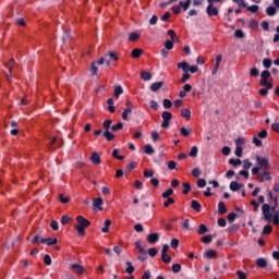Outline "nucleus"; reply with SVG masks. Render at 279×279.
I'll use <instances>...</instances> for the list:
<instances>
[{"label":"nucleus","mask_w":279,"mask_h":279,"mask_svg":"<svg viewBox=\"0 0 279 279\" xmlns=\"http://www.w3.org/2000/svg\"><path fill=\"white\" fill-rule=\"evenodd\" d=\"M132 112V108H124L123 112H122V119L124 121H128L129 114H131Z\"/></svg>","instance_id":"obj_34"},{"label":"nucleus","mask_w":279,"mask_h":279,"mask_svg":"<svg viewBox=\"0 0 279 279\" xmlns=\"http://www.w3.org/2000/svg\"><path fill=\"white\" fill-rule=\"evenodd\" d=\"M71 269H73V271H74L75 274H78V275H82V274H84V271H85L84 266H83V265H80L78 263H72V264H71Z\"/></svg>","instance_id":"obj_8"},{"label":"nucleus","mask_w":279,"mask_h":279,"mask_svg":"<svg viewBox=\"0 0 279 279\" xmlns=\"http://www.w3.org/2000/svg\"><path fill=\"white\" fill-rule=\"evenodd\" d=\"M138 258L140 260H147V252L146 250L143 247V245H141V252L138 254Z\"/></svg>","instance_id":"obj_25"},{"label":"nucleus","mask_w":279,"mask_h":279,"mask_svg":"<svg viewBox=\"0 0 279 279\" xmlns=\"http://www.w3.org/2000/svg\"><path fill=\"white\" fill-rule=\"evenodd\" d=\"M205 256H206L207 258H214L215 256H217V252H216V250H207V251L205 252Z\"/></svg>","instance_id":"obj_38"},{"label":"nucleus","mask_w":279,"mask_h":279,"mask_svg":"<svg viewBox=\"0 0 279 279\" xmlns=\"http://www.w3.org/2000/svg\"><path fill=\"white\" fill-rule=\"evenodd\" d=\"M181 269H182V265H180V263H173V265H172V271H173L174 274H179V272L181 271Z\"/></svg>","instance_id":"obj_40"},{"label":"nucleus","mask_w":279,"mask_h":279,"mask_svg":"<svg viewBox=\"0 0 279 279\" xmlns=\"http://www.w3.org/2000/svg\"><path fill=\"white\" fill-rule=\"evenodd\" d=\"M266 14H267V16H276V14H277L276 7H272V4H270V7H267Z\"/></svg>","instance_id":"obj_19"},{"label":"nucleus","mask_w":279,"mask_h":279,"mask_svg":"<svg viewBox=\"0 0 279 279\" xmlns=\"http://www.w3.org/2000/svg\"><path fill=\"white\" fill-rule=\"evenodd\" d=\"M141 77L142 80H144V82H149L153 77L151 73L147 72V71H143V73H141Z\"/></svg>","instance_id":"obj_27"},{"label":"nucleus","mask_w":279,"mask_h":279,"mask_svg":"<svg viewBox=\"0 0 279 279\" xmlns=\"http://www.w3.org/2000/svg\"><path fill=\"white\" fill-rule=\"evenodd\" d=\"M271 130L279 134V122L271 123Z\"/></svg>","instance_id":"obj_63"},{"label":"nucleus","mask_w":279,"mask_h":279,"mask_svg":"<svg viewBox=\"0 0 279 279\" xmlns=\"http://www.w3.org/2000/svg\"><path fill=\"white\" fill-rule=\"evenodd\" d=\"M207 230H208L207 226H205V223H201L198 228V234H206Z\"/></svg>","instance_id":"obj_48"},{"label":"nucleus","mask_w":279,"mask_h":279,"mask_svg":"<svg viewBox=\"0 0 279 279\" xmlns=\"http://www.w3.org/2000/svg\"><path fill=\"white\" fill-rule=\"evenodd\" d=\"M272 232V226L266 225L263 228V234H270Z\"/></svg>","instance_id":"obj_47"},{"label":"nucleus","mask_w":279,"mask_h":279,"mask_svg":"<svg viewBox=\"0 0 279 279\" xmlns=\"http://www.w3.org/2000/svg\"><path fill=\"white\" fill-rule=\"evenodd\" d=\"M271 73L270 71H262V80H259V85L260 86H265V83L267 80H269Z\"/></svg>","instance_id":"obj_11"},{"label":"nucleus","mask_w":279,"mask_h":279,"mask_svg":"<svg viewBox=\"0 0 279 279\" xmlns=\"http://www.w3.org/2000/svg\"><path fill=\"white\" fill-rule=\"evenodd\" d=\"M134 269H135V267H134V265H132V262L128 260L126 262V269H125L126 274H134Z\"/></svg>","instance_id":"obj_32"},{"label":"nucleus","mask_w":279,"mask_h":279,"mask_svg":"<svg viewBox=\"0 0 279 279\" xmlns=\"http://www.w3.org/2000/svg\"><path fill=\"white\" fill-rule=\"evenodd\" d=\"M206 184H207V182H206V180H205L204 178H201V179L197 181V186H198L199 189H205Z\"/></svg>","instance_id":"obj_55"},{"label":"nucleus","mask_w":279,"mask_h":279,"mask_svg":"<svg viewBox=\"0 0 279 279\" xmlns=\"http://www.w3.org/2000/svg\"><path fill=\"white\" fill-rule=\"evenodd\" d=\"M162 86H163V82H155L154 84H151L150 90L153 93H157L158 90H160V88H162Z\"/></svg>","instance_id":"obj_15"},{"label":"nucleus","mask_w":279,"mask_h":279,"mask_svg":"<svg viewBox=\"0 0 279 279\" xmlns=\"http://www.w3.org/2000/svg\"><path fill=\"white\" fill-rule=\"evenodd\" d=\"M171 195H173V189H168L167 191H165L163 193H162V197H165V198H169Z\"/></svg>","instance_id":"obj_56"},{"label":"nucleus","mask_w":279,"mask_h":279,"mask_svg":"<svg viewBox=\"0 0 279 279\" xmlns=\"http://www.w3.org/2000/svg\"><path fill=\"white\" fill-rule=\"evenodd\" d=\"M162 117V123H161V128L163 129H168L170 125V121L172 119V113L168 112L167 110H165L161 114Z\"/></svg>","instance_id":"obj_4"},{"label":"nucleus","mask_w":279,"mask_h":279,"mask_svg":"<svg viewBox=\"0 0 279 279\" xmlns=\"http://www.w3.org/2000/svg\"><path fill=\"white\" fill-rule=\"evenodd\" d=\"M197 153H198V147L193 146L190 150V156L191 158H196L197 157Z\"/></svg>","instance_id":"obj_45"},{"label":"nucleus","mask_w":279,"mask_h":279,"mask_svg":"<svg viewBox=\"0 0 279 279\" xmlns=\"http://www.w3.org/2000/svg\"><path fill=\"white\" fill-rule=\"evenodd\" d=\"M183 186H184L183 193L184 195H187V193H190L191 191V184L189 182H184Z\"/></svg>","instance_id":"obj_58"},{"label":"nucleus","mask_w":279,"mask_h":279,"mask_svg":"<svg viewBox=\"0 0 279 279\" xmlns=\"http://www.w3.org/2000/svg\"><path fill=\"white\" fill-rule=\"evenodd\" d=\"M77 225L75 226V230H77L78 234L83 236L85 234L86 228L90 226L89 219H86L83 215H77L76 217Z\"/></svg>","instance_id":"obj_3"},{"label":"nucleus","mask_w":279,"mask_h":279,"mask_svg":"<svg viewBox=\"0 0 279 279\" xmlns=\"http://www.w3.org/2000/svg\"><path fill=\"white\" fill-rule=\"evenodd\" d=\"M236 274H238L239 279H246L247 278V274H245V271H243L242 269H238Z\"/></svg>","instance_id":"obj_54"},{"label":"nucleus","mask_w":279,"mask_h":279,"mask_svg":"<svg viewBox=\"0 0 279 279\" xmlns=\"http://www.w3.org/2000/svg\"><path fill=\"white\" fill-rule=\"evenodd\" d=\"M168 36H170L171 38L170 41L173 43V46H174V43H175L174 38L177 36L175 32L173 29H168Z\"/></svg>","instance_id":"obj_53"},{"label":"nucleus","mask_w":279,"mask_h":279,"mask_svg":"<svg viewBox=\"0 0 279 279\" xmlns=\"http://www.w3.org/2000/svg\"><path fill=\"white\" fill-rule=\"evenodd\" d=\"M221 62H222V56H217L216 63L214 65V69L211 70L213 75H217Z\"/></svg>","instance_id":"obj_9"},{"label":"nucleus","mask_w":279,"mask_h":279,"mask_svg":"<svg viewBox=\"0 0 279 279\" xmlns=\"http://www.w3.org/2000/svg\"><path fill=\"white\" fill-rule=\"evenodd\" d=\"M244 184H241L240 182H236V181H232L230 184H229V189L231 191H239L240 189H243Z\"/></svg>","instance_id":"obj_13"},{"label":"nucleus","mask_w":279,"mask_h":279,"mask_svg":"<svg viewBox=\"0 0 279 279\" xmlns=\"http://www.w3.org/2000/svg\"><path fill=\"white\" fill-rule=\"evenodd\" d=\"M178 69H181L183 71V75L181 78V83L185 84L186 82H189V80H191V74L197 73L198 71V66L194 65V66H190V64H187V62H179L177 64Z\"/></svg>","instance_id":"obj_1"},{"label":"nucleus","mask_w":279,"mask_h":279,"mask_svg":"<svg viewBox=\"0 0 279 279\" xmlns=\"http://www.w3.org/2000/svg\"><path fill=\"white\" fill-rule=\"evenodd\" d=\"M104 137L106 138V141H113L114 134H112V132H110V129H109L108 131L104 132Z\"/></svg>","instance_id":"obj_33"},{"label":"nucleus","mask_w":279,"mask_h":279,"mask_svg":"<svg viewBox=\"0 0 279 279\" xmlns=\"http://www.w3.org/2000/svg\"><path fill=\"white\" fill-rule=\"evenodd\" d=\"M277 34L274 36V43H279V25L276 27Z\"/></svg>","instance_id":"obj_64"},{"label":"nucleus","mask_w":279,"mask_h":279,"mask_svg":"<svg viewBox=\"0 0 279 279\" xmlns=\"http://www.w3.org/2000/svg\"><path fill=\"white\" fill-rule=\"evenodd\" d=\"M165 47H166V49H167V52H169V51H171L172 49H174V45H173V43H171V40H166Z\"/></svg>","instance_id":"obj_46"},{"label":"nucleus","mask_w":279,"mask_h":279,"mask_svg":"<svg viewBox=\"0 0 279 279\" xmlns=\"http://www.w3.org/2000/svg\"><path fill=\"white\" fill-rule=\"evenodd\" d=\"M191 114L192 112L189 108H184L183 110H181V116L184 117L187 121H190Z\"/></svg>","instance_id":"obj_26"},{"label":"nucleus","mask_w":279,"mask_h":279,"mask_svg":"<svg viewBox=\"0 0 279 279\" xmlns=\"http://www.w3.org/2000/svg\"><path fill=\"white\" fill-rule=\"evenodd\" d=\"M107 104H108L109 112L114 113L116 112L114 99H112V98L108 99Z\"/></svg>","instance_id":"obj_28"},{"label":"nucleus","mask_w":279,"mask_h":279,"mask_svg":"<svg viewBox=\"0 0 279 279\" xmlns=\"http://www.w3.org/2000/svg\"><path fill=\"white\" fill-rule=\"evenodd\" d=\"M122 129H123V123L121 122L116 123V125L111 126L112 132H118L119 130H122Z\"/></svg>","instance_id":"obj_51"},{"label":"nucleus","mask_w":279,"mask_h":279,"mask_svg":"<svg viewBox=\"0 0 279 279\" xmlns=\"http://www.w3.org/2000/svg\"><path fill=\"white\" fill-rule=\"evenodd\" d=\"M229 165H233V167H238L239 165H242V160L240 158H230Z\"/></svg>","instance_id":"obj_35"},{"label":"nucleus","mask_w":279,"mask_h":279,"mask_svg":"<svg viewBox=\"0 0 279 279\" xmlns=\"http://www.w3.org/2000/svg\"><path fill=\"white\" fill-rule=\"evenodd\" d=\"M143 53H144L143 49H133L131 56L134 59H138L141 58V56H143Z\"/></svg>","instance_id":"obj_24"},{"label":"nucleus","mask_w":279,"mask_h":279,"mask_svg":"<svg viewBox=\"0 0 279 279\" xmlns=\"http://www.w3.org/2000/svg\"><path fill=\"white\" fill-rule=\"evenodd\" d=\"M146 240L148 241V243H157V241H159V234L158 232H153L150 234H147Z\"/></svg>","instance_id":"obj_10"},{"label":"nucleus","mask_w":279,"mask_h":279,"mask_svg":"<svg viewBox=\"0 0 279 279\" xmlns=\"http://www.w3.org/2000/svg\"><path fill=\"white\" fill-rule=\"evenodd\" d=\"M168 250H169V245L167 243H165L162 245V250H161V258H162V260L165 259V256H166Z\"/></svg>","instance_id":"obj_52"},{"label":"nucleus","mask_w":279,"mask_h":279,"mask_svg":"<svg viewBox=\"0 0 279 279\" xmlns=\"http://www.w3.org/2000/svg\"><path fill=\"white\" fill-rule=\"evenodd\" d=\"M140 38H141V34L136 32H132L129 36L130 43H136V40H138Z\"/></svg>","instance_id":"obj_20"},{"label":"nucleus","mask_w":279,"mask_h":279,"mask_svg":"<svg viewBox=\"0 0 279 279\" xmlns=\"http://www.w3.org/2000/svg\"><path fill=\"white\" fill-rule=\"evenodd\" d=\"M98 62H93L92 63V66H90V72H92V75H98V66H97Z\"/></svg>","instance_id":"obj_37"},{"label":"nucleus","mask_w":279,"mask_h":279,"mask_svg":"<svg viewBox=\"0 0 279 279\" xmlns=\"http://www.w3.org/2000/svg\"><path fill=\"white\" fill-rule=\"evenodd\" d=\"M191 206L194 210H197V213H201L202 204H199V202H197V199H193L191 203Z\"/></svg>","instance_id":"obj_21"},{"label":"nucleus","mask_w":279,"mask_h":279,"mask_svg":"<svg viewBox=\"0 0 279 279\" xmlns=\"http://www.w3.org/2000/svg\"><path fill=\"white\" fill-rule=\"evenodd\" d=\"M191 3H192V0H185L184 2H183V0H180L181 10H183V12H186V10H189Z\"/></svg>","instance_id":"obj_16"},{"label":"nucleus","mask_w":279,"mask_h":279,"mask_svg":"<svg viewBox=\"0 0 279 279\" xmlns=\"http://www.w3.org/2000/svg\"><path fill=\"white\" fill-rule=\"evenodd\" d=\"M271 64H272V62H271V60H269V58H265V59L263 60V66H264V69H266L267 71H268V69L271 68Z\"/></svg>","instance_id":"obj_39"},{"label":"nucleus","mask_w":279,"mask_h":279,"mask_svg":"<svg viewBox=\"0 0 279 279\" xmlns=\"http://www.w3.org/2000/svg\"><path fill=\"white\" fill-rule=\"evenodd\" d=\"M44 263H45L46 265H51L52 258H51L50 254H45V256H44Z\"/></svg>","instance_id":"obj_59"},{"label":"nucleus","mask_w":279,"mask_h":279,"mask_svg":"<svg viewBox=\"0 0 279 279\" xmlns=\"http://www.w3.org/2000/svg\"><path fill=\"white\" fill-rule=\"evenodd\" d=\"M151 278V271H149V269H146V271H144V274L142 275V279H149Z\"/></svg>","instance_id":"obj_62"},{"label":"nucleus","mask_w":279,"mask_h":279,"mask_svg":"<svg viewBox=\"0 0 279 279\" xmlns=\"http://www.w3.org/2000/svg\"><path fill=\"white\" fill-rule=\"evenodd\" d=\"M262 211H263L264 218L267 219L268 221H271L272 215H271L270 205L269 204H263Z\"/></svg>","instance_id":"obj_5"},{"label":"nucleus","mask_w":279,"mask_h":279,"mask_svg":"<svg viewBox=\"0 0 279 279\" xmlns=\"http://www.w3.org/2000/svg\"><path fill=\"white\" fill-rule=\"evenodd\" d=\"M251 167H252L251 160H244L243 169H245V171H248V169H251Z\"/></svg>","instance_id":"obj_61"},{"label":"nucleus","mask_w":279,"mask_h":279,"mask_svg":"<svg viewBox=\"0 0 279 279\" xmlns=\"http://www.w3.org/2000/svg\"><path fill=\"white\" fill-rule=\"evenodd\" d=\"M15 64V60L13 58H11V60L5 64L9 73H7V80H9V82H11L12 80V71H13V66Z\"/></svg>","instance_id":"obj_7"},{"label":"nucleus","mask_w":279,"mask_h":279,"mask_svg":"<svg viewBox=\"0 0 279 279\" xmlns=\"http://www.w3.org/2000/svg\"><path fill=\"white\" fill-rule=\"evenodd\" d=\"M180 132L183 136L187 137L192 134L193 130L191 128H181Z\"/></svg>","instance_id":"obj_29"},{"label":"nucleus","mask_w":279,"mask_h":279,"mask_svg":"<svg viewBox=\"0 0 279 279\" xmlns=\"http://www.w3.org/2000/svg\"><path fill=\"white\" fill-rule=\"evenodd\" d=\"M162 104H163V108L166 109V111H168L170 108H172V101H170V99H163Z\"/></svg>","instance_id":"obj_43"},{"label":"nucleus","mask_w":279,"mask_h":279,"mask_svg":"<svg viewBox=\"0 0 279 279\" xmlns=\"http://www.w3.org/2000/svg\"><path fill=\"white\" fill-rule=\"evenodd\" d=\"M206 12L208 16H219V9L218 7H215L214 2L211 4L207 5Z\"/></svg>","instance_id":"obj_6"},{"label":"nucleus","mask_w":279,"mask_h":279,"mask_svg":"<svg viewBox=\"0 0 279 279\" xmlns=\"http://www.w3.org/2000/svg\"><path fill=\"white\" fill-rule=\"evenodd\" d=\"M255 160H256V166L253 167L252 169L253 175H257L259 171H263L264 173L265 169H269L270 165H269L268 158H265L264 156H255Z\"/></svg>","instance_id":"obj_2"},{"label":"nucleus","mask_w":279,"mask_h":279,"mask_svg":"<svg viewBox=\"0 0 279 279\" xmlns=\"http://www.w3.org/2000/svg\"><path fill=\"white\" fill-rule=\"evenodd\" d=\"M227 211H228V208H227L225 202H219L218 203V213L220 215H226Z\"/></svg>","instance_id":"obj_18"},{"label":"nucleus","mask_w":279,"mask_h":279,"mask_svg":"<svg viewBox=\"0 0 279 279\" xmlns=\"http://www.w3.org/2000/svg\"><path fill=\"white\" fill-rule=\"evenodd\" d=\"M111 125H112V120L111 119H107V121H104V123H102V126H104L105 131H109Z\"/></svg>","instance_id":"obj_44"},{"label":"nucleus","mask_w":279,"mask_h":279,"mask_svg":"<svg viewBox=\"0 0 279 279\" xmlns=\"http://www.w3.org/2000/svg\"><path fill=\"white\" fill-rule=\"evenodd\" d=\"M272 223L275 226H279V210H277V213H275V215L272 217Z\"/></svg>","instance_id":"obj_57"},{"label":"nucleus","mask_w":279,"mask_h":279,"mask_svg":"<svg viewBox=\"0 0 279 279\" xmlns=\"http://www.w3.org/2000/svg\"><path fill=\"white\" fill-rule=\"evenodd\" d=\"M268 197L269 199H274L275 206L272 207V210H275L278 206V196L274 195L272 191H268Z\"/></svg>","instance_id":"obj_22"},{"label":"nucleus","mask_w":279,"mask_h":279,"mask_svg":"<svg viewBox=\"0 0 279 279\" xmlns=\"http://www.w3.org/2000/svg\"><path fill=\"white\" fill-rule=\"evenodd\" d=\"M253 143L255 144L256 147H263V141L260 140V137L258 138L257 136H254Z\"/></svg>","instance_id":"obj_49"},{"label":"nucleus","mask_w":279,"mask_h":279,"mask_svg":"<svg viewBox=\"0 0 279 279\" xmlns=\"http://www.w3.org/2000/svg\"><path fill=\"white\" fill-rule=\"evenodd\" d=\"M151 138H153V142H154V143H157V141H159V138H160L159 132L153 131V132H151Z\"/></svg>","instance_id":"obj_50"},{"label":"nucleus","mask_w":279,"mask_h":279,"mask_svg":"<svg viewBox=\"0 0 279 279\" xmlns=\"http://www.w3.org/2000/svg\"><path fill=\"white\" fill-rule=\"evenodd\" d=\"M90 160L94 165H100L101 163V158H100L98 151H93V154L90 156Z\"/></svg>","instance_id":"obj_12"},{"label":"nucleus","mask_w":279,"mask_h":279,"mask_svg":"<svg viewBox=\"0 0 279 279\" xmlns=\"http://www.w3.org/2000/svg\"><path fill=\"white\" fill-rule=\"evenodd\" d=\"M123 95V86H116L114 87V97L119 99V97Z\"/></svg>","instance_id":"obj_30"},{"label":"nucleus","mask_w":279,"mask_h":279,"mask_svg":"<svg viewBox=\"0 0 279 279\" xmlns=\"http://www.w3.org/2000/svg\"><path fill=\"white\" fill-rule=\"evenodd\" d=\"M111 223H112L111 219H106L105 226L104 228H101V232H105V233L109 232Z\"/></svg>","instance_id":"obj_31"},{"label":"nucleus","mask_w":279,"mask_h":279,"mask_svg":"<svg viewBox=\"0 0 279 279\" xmlns=\"http://www.w3.org/2000/svg\"><path fill=\"white\" fill-rule=\"evenodd\" d=\"M102 204H104V198L102 197H96L93 201V206H95V208H99V210H102Z\"/></svg>","instance_id":"obj_14"},{"label":"nucleus","mask_w":279,"mask_h":279,"mask_svg":"<svg viewBox=\"0 0 279 279\" xmlns=\"http://www.w3.org/2000/svg\"><path fill=\"white\" fill-rule=\"evenodd\" d=\"M144 153L147 154V156H151L153 154H155V149L153 145H149V144L145 145Z\"/></svg>","instance_id":"obj_23"},{"label":"nucleus","mask_w":279,"mask_h":279,"mask_svg":"<svg viewBox=\"0 0 279 279\" xmlns=\"http://www.w3.org/2000/svg\"><path fill=\"white\" fill-rule=\"evenodd\" d=\"M107 56L109 57L110 61L113 60L114 62H118L119 60V56L114 51H110L109 53H107Z\"/></svg>","instance_id":"obj_41"},{"label":"nucleus","mask_w":279,"mask_h":279,"mask_svg":"<svg viewBox=\"0 0 279 279\" xmlns=\"http://www.w3.org/2000/svg\"><path fill=\"white\" fill-rule=\"evenodd\" d=\"M250 74H251V77H258L259 71L258 69L254 68V69H251Z\"/></svg>","instance_id":"obj_60"},{"label":"nucleus","mask_w":279,"mask_h":279,"mask_svg":"<svg viewBox=\"0 0 279 279\" xmlns=\"http://www.w3.org/2000/svg\"><path fill=\"white\" fill-rule=\"evenodd\" d=\"M264 86H265L266 95H268L269 90L274 88V84H271V82H268V80L265 81Z\"/></svg>","instance_id":"obj_42"},{"label":"nucleus","mask_w":279,"mask_h":279,"mask_svg":"<svg viewBox=\"0 0 279 279\" xmlns=\"http://www.w3.org/2000/svg\"><path fill=\"white\" fill-rule=\"evenodd\" d=\"M256 263H257V266L262 268H265L268 265L266 258H257Z\"/></svg>","instance_id":"obj_36"},{"label":"nucleus","mask_w":279,"mask_h":279,"mask_svg":"<svg viewBox=\"0 0 279 279\" xmlns=\"http://www.w3.org/2000/svg\"><path fill=\"white\" fill-rule=\"evenodd\" d=\"M246 10L247 12H251V14H256V12H258L259 10V4H246Z\"/></svg>","instance_id":"obj_17"}]
</instances>
